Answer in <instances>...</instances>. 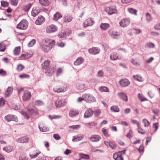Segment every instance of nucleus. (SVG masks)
Returning <instances> with one entry per match:
<instances>
[{
  "label": "nucleus",
  "mask_w": 160,
  "mask_h": 160,
  "mask_svg": "<svg viewBox=\"0 0 160 160\" xmlns=\"http://www.w3.org/2000/svg\"><path fill=\"white\" fill-rule=\"evenodd\" d=\"M94 21L91 18H88L83 23V25L84 27L91 26L94 23Z\"/></svg>",
  "instance_id": "16"
},
{
  "label": "nucleus",
  "mask_w": 160,
  "mask_h": 160,
  "mask_svg": "<svg viewBox=\"0 0 160 160\" xmlns=\"http://www.w3.org/2000/svg\"><path fill=\"white\" fill-rule=\"evenodd\" d=\"M25 67L21 64L18 65L16 69L18 71H20L24 69Z\"/></svg>",
  "instance_id": "47"
},
{
  "label": "nucleus",
  "mask_w": 160,
  "mask_h": 160,
  "mask_svg": "<svg viewBox=\"0 0 160 160\" xmlns=\"http://www.w3.org/2000/svg\"><path fill=\"white\" fill-rule=\"evenodd\" d=\"M104 144L107 146H109L112 149H115L116 148V146L114 142H108L106 141H104Z\"/></svg>",
  "instance_id": "22"
},
{
  "label": "nucleus",
  "mask_w": 160,
  "mask_h": 160,
  "mask_svg": "<svg viewBox=\"0 0 160 160\" xmlns=\"http://www.w3.org/2000/svg\"><path fill=\"white\" fill-rule=\"evenodd\" d=\"M84 136L83 135H77L73 137L72 140L73 142L79 141L82 140Z\"/></svg>",
  "instance_id": "19"
},
{
  "label": "nucleus",
  "mask_w": 160,
  "mask_h": 160,
  "mask_svg": "<svg viewBox=\"0 0 160 160\" xmlns=\"http://www.w3.org/2000/svg\"><path fill=\"white\" fill-rule=\"evenodd\" d=\"M21 47L20 46L16 47L13 51L14 54L16 55H18L20 52Z\"/></svg>",
  "instance_id": "40"
},
{
  "label": "nucleus",
  "mask_w": 160,
  "mask_h": 160,
  "mask_svg": "<svg viewBox=\"0 0 160 160\" xmlns=\"http://www.w3.org/2000/svg\"><path fill=\"white\" fill-rule=\"evenodd\" d=\"M84 61V59L81 57H78L74 62V64L75 65H79L83 63Z\"/></svg>",
  "instance_id": "27"
},
{
  "label": "nucleus",
  "mask_w": 160,
  "mask_h": 160,
  "mask_svg": "<svg viewBox=\"0 0 160 160\" xmlns=\"http://www.w3.org/2000/svg\"><path fill=\"white\" fill-rule=\"evenodd\" d=\"M40 3L42 5L48 6L49 5V2L48 0H39Z\"/></svg>",
  "instance_id": "34"
},
{
  "label": "nucleus",
  "mask_w": 160,
  "mask_h": 160,
  "mask_svg": "<svg viewBox=\"0 0 160 160\" xmlns=\"http://www.w3.org/2000/svg\"><path fill=\"white\" fill-rule=\"evenodd\" d=\"M28 26L27 21L26 20L23 19L18 24L17 28L20 29H26L27 28Z\"/></svg>",
  "instance_id": "4"
},
{
  "label": "nucleus",
  "mask_w": 160,
  "mask_h": 160,
  "mask_svg": "<svg viewBox=\"0 0 160 160\" xmlns=\"http://www.w3.org/2000/svg\"><path fill=\"white\" fill-rule=\"evenodd\" d=\"M145 127H148L150 125V123L146 119L144 118L142 121Z\"/></svg>",
  "instance_id": "48"
},
{
  "label": "nucleus",
  "mask_w": 160,
  "mask_h": 160,
  "mask_svg": "<svg viewBox=\"0 0 160 160\" xmlns=\"http://www.w3.org/2000/svg\"><path fill=\"white\" fill-rule=\"evenodd\" d=\"M31 96V92L28 91H24L22 96L23 100L25 101L28 100L30 98Z\"/></svg>",
  "instance_id": "8"
},
{
  "label": "nucleus",
  "mask_w": 160,
  "mask_h": 160,
  "mask_svg": "<svg viewBox=\"0 0 160 160\" xmlns=\"http://www.w3.org/2000/svg\"><path fill=\"white\" fill-rule=\"evenodd\" d=\"M36 40L33 39L32 40L28 43V46L29 47H31L33 46L35 43Z\"/></svg>",
  "instance_id": "54"
},
{
  "label": "nucleus",
  "mask_w": 160,
  "mask_h": 160,
  "mask_svg": "<svg viewBox=\"0 0 160 160\" xmlns=\"http://www.w3.org/2000/svg\"><path fill=\"white\" fill-rule=\"evenodd\" d=\"M130 23V21L129 19L124 18L121 20L119 24L121 27L124 28L128 26Z\"/></svg>",
  "instance_id": "6"
},
{
  "label": "nucleus",
  "mask_w": 160,
  "mask_h": 160,
  "mask_svg": "<svg viewBox=\"0 0 160 160\" xmlns=\"http://www.w3.org/2000/svg\"><path fill=\"white\" fill-rule=\"evenodd\" d=\"M109 24L107 23H102L100 25V28L102 30H105L109 27Z\"/></svg>",
  "instance_id": "30"
},
{
  "label": "nucleus",
  "mask_w": 160,
  "mask_h": 160,
  "mask_svg": "<svg viewBox=\"0 0 160 160\" xmlns=\"http://www.w3.org/2000/svg\"><path fill=\"white\" fill-rule=\"evenodd\" d=\"M128 12L131 14H134L135 15H137V11L135 9L132 8H130L128 9Z\"/></svg>",
  "instance_id": "50"
},
{
  "label": "nucleus",
  "mask_w": 160,
  "mask_h": 160,
  "mask_svg": "<svg viewBox=\"0 0 160 160\" xmlns=\"http://www.w3.org/2000/svg\"><path fill=\"white\" fill-rule=\"evenodd\" d=\"M126 152L125 150L118 152L114 153L113 155V158L115 160H123V156L125 155Z\"/></svg>",
  "instance_id": "2"
},
{
  "label": "nucleus",
  "mask_w": 160,
  "mask_h": 160,
  "mask_svg": "<svg viewBox=\"0 0 160 160\" xmlns=\"http://www.w3.org/2000/svg\"><path fill=\"white\" fill-rule=\"evenodd\" d=\"M146 19L147 21L150 22L152 19L150 14L148 12H147L145 14Z\"/></svg>",
  "instance_id": "44"
},
{
  "label": "nucleus",
  "mask_w": 160,
  "mask_h": 160,
  "mask_svg": "<svg viewBox=\"0 0 160 160\" xmlns=\"http://www.w3.org/2000/svg\"><path fill=\"white\" fill-rule=\"evenodd\" d=\"M4 119L7 122H9L11 121H14L17 122L18 121V119L15 116L11 114H9L5 116Z\"/></svg>",
  "instance_id": "7"
},
{
  "label": "nucleus",
  "mask_w": 160,
  "mask_h": 160,
  "mask_svg": "<svg viewBox=\"0 0 160 160\" xmlns=\"http://www.w3.org/2000/svg\"><path fill=\"white\" fill-rule=\"evenodd\" d=\"M13 147L10 145H8L6 147H4L3 150L7 152H10L12 151Z\"/></svg>",
  "instance_id": "32"
},
{
  "label": "nucleus",
  "mask_w": 160,
  "mask_h": 160,
  "mask_svg": "<svg viewBox=\"0 0 160 160\" xmlns=\"http://www.w3.org/2000/svg\"><path fill=\"white\" fill-rule=\"evenodd\" d=\"M93 111L91 108L87 109L84 114V117L86 118L91 117L93 113Z\"/></svg>",
  "instance_id": "18"
},
{
  "label": "nucleus",
  "mask_w": 160,
  "mask_h": 160,
  "mask_svg": "<svg viewBox=\"0 0 160 160\" xmlns=\"http://www.w3.org/2000/svg\"><path fill=\"white\" fill-rule=\"evenodd\" d=\"M146 47L149 48H153L155 47V45L151 42H148L146 44Z\"/></svg>",
  "instance_id": "51"
},
{
  "label": "nucleus",
  "mask_w": 160,
  "mask_h": 160,
  "mask_svg": "<svg viewBox=\"0 0 160 160\" xmlns=\"http://www.w3.org/2000/svg\"><path fill=\"white\" fill-rule=\"evenodd\" d=\"M110 110L112 112H118L120 109L119 108L116 106H113L111 107Z\"/></svg>",
  "instance_id": "38"
},
{
  "label": "nucleus",
  "mask_w": 160,
  "mask_h": 160,
  "mask_svg": "<svg viewBox=\"0 0 160 160\" xmlns=\"http://www.w3.org/2000/svg\"><path fill=\"white\" fill-rule=\"evenodd\" d=\"M110 58L111 60H115L117 59H120L121 58L120 57H119L116 53H113L111 55Z\"/></svg>",
  "instance_id": "33"
},
{
  "label": "nucleus",
  "mask_w": 160,
  "mask_h": 160,
  "mask_svg": "<svg viewBox=\"0 0 160 160\" xmlns=\"http://www.w3.org/2000/svg\"><path fill=\"white\" fill-rule=\"evenodd\" d=\"M21 112H22V114L23 115V116L25 118H26L27 119H28L29 118V117L28 116V114H27V113L26 112H25L23 111H22Z\"/></svg>",
  "instance_id": "60"
},
{
  "label": "nucleus",
  "mask_w": 160,
  "mask_h": 160,
  "mask_svg": "<svg viewBox=\"0 0 160 160\" xmlns=\"http://www.w3.org/2000/svg\"><path fill=\"white\" fill-rule=\"evenodd\" d=\"M50 64V61L48 60H46L42 64V67L43 69H47Z\"/></svg>",
  "instance_id": "29"
},
{
  "label": "nucleus",
  "mask_w": 160,
  "mask_h": 160,
  "mask_svg": "<svg viewBox=\"0 0 160 160\" xmlns=\"http://www.w3.org/2000/svg\"><path fill=\"white\" fill-rule=\"evenodd\" d=\"M106 12L109 14H112L116 12V10L115 8L112 7H108L106 8Z\"/></svg>",
  "instance_id": "20"
},
{
  "label": "nucleus",
  "mask_w": 160,
  "mask_h": 160,
  "mask_svg": "<svg viewBox=\"0 0 160 160\" xmlns=\"http://www.w3.org/2000/svg\"><path fill=\"white\" fill-rule=\"evenodd\" d=\"M18 2V0H11V4L12 5L16 6L17 5Z\"/></svg>",
  "instance_id": "57"
},
{
  "label": "nucleus",
  "mask_w": 160,
  "mask_h": 160,
  "mask_svg": "<svg viewBox=\"0 0 160 160\" xmlns=\"http://www.w3.org/2000/svg\"><path fill=\"white\" fill-rule=\"evenodd\" d=\"M38 128L42 132H46L49 131L48 128L45 126H43L42 127H40L39 125Z\"/></svg>",
  "instance_id": "41"
},
{
  "label": "nucleus",
  "mask_w": 160,
  "mask_h": 160,
  "mask_svg": "<svg viewBox=\"0 0 160 160\" xmlns=\"http://www.w3.org/2000/svg\"><path fill=\"white\" fill-rule=\"evenodd\" d=\"M55 42L54 40L47 39L44 40L41 44V48L45 52H47L52 48Z\"/></svg>",
  "instance_id": "1"
},
{
  "label": "nucleus",
  "mask_w": 160,
  "mask_h": 160,
  "mask_svg": "<svg viewBox=\"0 0 160 160\" xmlns=\"http://www.w3.org/2000/svg\"><path fill=\"white\" fill-rule=\"evenodd\" d=\"M6 49V44L5 42L0 43V51L3 52Z\"/></svg>",
  "instance_id": "37"
},
{
  "label": "nucleus",
  "mask_w": 160,
  "mask_h": 160,
  "mask_svg": "<svg viewBox=\"0 0 160 160\" xmlns=\"http://www.w3.org/2000/svg\"><path fill=\"white\" fill-rule=\"evenodd\" d=\"M79 157L81 158H84L87 159H90L89 155L88 154H85L82 153H80L79 154Z\"/></svg>",
  "instance_id": "42"
},
{
  "label": "nucleus",
  "mask_w": 160,
  "mask_h": 160,
  "mask_svg": "<svg viewBox=\"0 0 160 160\" xmlns=\"http://www.w3.org/2000/svg\"><path fill=\"white\" fill-rule=\"evenodd\" d=\"M48 118L51 120H52L53 119H59L61 118V116L58 115H53L52 116L49 115Z\"/></svg>",
  "instance_id": "45"
},
{
  "label": "nucleus",
  "mask_w": 160,
  "mask_h": 160,
  "mask_svg": "<svg viewBox=\"0 0 160 160\" xmlns=\"http://www.w3.org/2000/svg\"><path fill=\"white\" fill-rule=\"evenodd\" d=\"M62 17V16L61 15V14L58 12H57L54 15L52 19L55 21H57Z\"/></svg>",
  "instance_id": "26"
},
{
  "label": "nucleus",
  "mask_w": 160,
  "mask_h": 160,
  "mask_svg": "<svg viewBox=\"0 0 160 160\" xmlns=\"http://www.w3.org/2000/svg\"><path fill=\"white\" fill-rule=\"evenodd\" d=\"M58 27L54 24L48 26L46 28V32L48 33H52L57 32Z\"/></svg>",
  "instance_id": "3"
},
{
  "label": "nucleus",
  "mask_w": 160,
  "mask_h": 160,
  "mask_svg": "<svg viewBox=\"0 0 160 160\" xmlns=\"http://www.w3.org/2000/svg\"><path fill=\"white\" fill-rule=\"evenodd\" d=\"M19 77L21 79L24 78H29V75L26 74H22L19 75Z\"/></svg>",
  "instance_id": "58"
},
{
  "label": "nucleus",
  "mask_w": 160,
  "mask_h": 160,
  "mask_svg": "<svg viewBox=\"0 0 160 160\" xmlns=\"http://www.w3.org/2000/svg\"><path fill=\"white\" fill-rule=\"evenodd\" d=\"M79 113L78 110L72 109L71 110V117H76Z\"/></svg>",
  "instance_id": "31"
},
{
  "label": "nucleus",
  "mask_w": 160,
  "mask_h": 160,
  "mask_svg": "<svg viewBox=\"0 0 160 160\" xmlns=\"http://www.w3.org/2000/svg\"><path fill=\"white\" fill-rule=\"evenodd\" d=\"M101 113V111L100 110L97 109L94 112V114L96 116H98L100 115Z\"/></svg>",
  "instance_id": "61"
},
{
  "label": "nucleus",
  "mask_w": 160,
  "mask_h": 160,
  "mask_svg": "<svg viewBox=\"0 0 160 160\" xmlns=\"http://www.w3.org/2000/svg\"><path fill=\"white\" fill-rule=\"evenodd\" d=\"M88 52L91 54L96 55L99 53L100 52V50L97 47H93L90 48L88 50Z\"/></svg>",
  "instance_id": "14"
},
{
  "label": "nucleus",
  "mask_w": 160,
  "mask_h": 160,
  "mask_svg": "<svg viewBox=\"0 0 160 160\" xmlns=\"http://www.w3.org/2000/svg\"><path fill=\"white\" fill-rule=\"evenodd\" d=\"M119 84L122 87H126L130 84V82L127 79H122L119 82Z\"/></svg>",
  "instance_id": "15"
},
{
  "label": "nucleus",
  "mask_w": 160,
  "mask_h": 160,
  "mask_svg": "<svg viewBox=\"0 0 160 160\" xmlns=\"http://www.w3.org/2000/svg\"><path fill=\"white\" fill-rule=\"evenodd\" d=\"M102 131L103 133V134L105 136L107 137L109 136L110 135L108 133V132L107 129L104 128H103L102 129Z\"/></svg>",
  "instance_id": "43"
},
{
  "label": "nucleus",
  "mask_w": 160,
  "mask_h": 160,
  "mask_svg": "<svg viewBox=\"0 0 160 160\" xmlns=\"http://www.w3.org/2000/svg\"><path fill=\"white\" fill-rule=\"evenodd\" d=\"M119 97L126 102H127L128 101V99L127 96L126 94L123 92H120L118 94Z\"/></svg>",
  "instance_id": "24"
},
{
  "label": "nucleus",
  "mask_w": 160,
  "mask_h": 160,
  "mask_svg": "<svg viewBox=\"0 0 160 160\" xmlns=\"http://www.w3.org/2000/svg\"><path fill=\"white\" fill-rule=\"evenodd\" d=\"M67 102L65 99H58L55 101V105L57 108H59L64 106Z\"/></svg>",
  "instance_id": "5"
},
{
  "label": "nucleus",
  "mask_w": 160,
  "mask_h": 160,
  "mask_svg": "<svg viewBox=\"0 0 160 160\" xmlns=\"http://www.w3.org/2000/svg\"><path fill=\"white\" fill-rule=\"evenodd\" d=\"M1 4L2 7H6L8 5V3L6 1H1Z\"/></svg>",
  "instance_id": "52"
},
{
  "label": "nucleus",
  "mask_w": 160,
  "mask_h": 160,
  "mask_svg": "<svg viewBox=\"0 0 160 160\" xmlns=\"http://www.w3.org/2000/svg\"><path fill=\"white\" fill-rule=\"evenodd\" d=\"M13 91V88L11 87H8L6 90L5 92V97H8L12 93Z\"/></svg>",
  "instance_id": "23"
},
{
  "label": "nucleus",
  "mask_w": 160,
  "mask_h": 160,
  "mask_svg": "<svg viewBox=\"0 0 160 160\" xmlns=\"http://www.w3.org/2000/svg\"><path fill=\"white\" fill-rule=\"evenodd\" d=\"M101 139V137L98 135H93L89 138V140L93 142H97Z\"/></svg>",
  "instance_id": "10"
},
{
  "label": "nucleus",
  "mask_w": 160,
  "mask_h": 160,
  "mask_svg": "<svg viewBox=\"0 0 160 160\" xmlns=\"http://www.w3.org/2000/svg\"><path fill=\"white\" fill-rule=\"evenodd\" d=\"M70 20V16L69 15H65L63 18L64 22H69Z\"/></svg>",
  "instance_id": "49"
},
{
  "label": "nucleus",
  "mask_w": 160,
  "mask_h": 160,
  "mask_svg": "<svg viewBox=\"0 0 160 160\" xmlns=\"http://www.w3.org/2000/svg\"><path fill=\"white\" fill-rule=\"evenodd\" d=\"M67 90V88L66 86L63 87H62L61 88H57L56 87H54L53 88V91L54 92L57 93H60L64 92Z\"/></svg>",
  "instance_id": "13"
},
{
  "label": "nucleus",
  "mask_w": 160,
  "mask_h": 160,
  "mask_svg": "<svg viewBox=\"0 0 160 160\" xmlns=\"http://www.w3.org/2000/svg\"><path fill=\"white\" fill-rule=\"evenodd\" d=\"M40 153V152L39 151L35 150L32 152V153L29 155L31 158H35Z\"/></svg>",
  "instance_id": "28"
},
{
  "label": "nucleus",
  "mask_w": 160,
  "mask_h": 160,
  "mask_svg": "<svg viewBox=\"0 0 160 160\" xmlns=\"http://www.w3.org/2000/svg\"><path fill=\"white\" fill-rule=\"evenodd\" d=\"M80 125H72L71 126V129L77 130H78L80 128Z\"/></svg>",
  "instance_id": "53"
},
{
  "label": "nucleus",
  "mask_w": 160,
  "mask_h": 160,
  "mask_svg": "<svg viewBox=\"0 0 160 160\" xmlns=\"http://www.w3.org/2000/svg\"><path fill=\"white\" fill-rule=\"evenodd\" d=\"M40 12V10L38 8H33L32 11V15L33 17H35L38 15Z\"/></svg>",
  "instance_id": "25"
},
{
  "label": "nucleus",
  "mask_w": 160,
  "mask_h": 160,
  "mask_svg": "<svg viewBox=\"0 0 160 160\" xmlns=\"http://www.w3.org/2000/svg\"><path fill=\"white\" fill-rule=\"evenodd\" d=\"M84 97V99L87 102H90L95 100V98L92 95L88 94H84L82 96Z\"/></svg>",
  "instance_id": "9"
},
{
  "label": "nucleus",
  "mask_w": 160,
  "mask_h": 160,
  "mask_svg": "<svg viewBox=\"0 0 160 160\" xmlns=\"http://www.w3.org/2000/svg\"><path fill=\"white\" fill-rule=\"evenodd\" d=\"M31 56L32 55L31 54L28 53L22 54L18 58V59L20 60H25L30 58Z\"/></svg>",
  "instance_id": "21"
},
{
  "label": "nucleus",
  "mask_w": 160,
  "mask_h": 160,
  "mask_svg": "<svg viewBox=\"0 0 160 160\" xmlns=\"http://www.w3.org/2000/svg\"><path fill=\"white\" fill-rule=\"evenodd\" d=\"M58 37L60 38H65L66 36V33L65 32H61L59 33L58 35Z\"/></svg>",
  "instance_id": "46"
},
{
  "label": "nucleus",
  "mask_w": 160,
  "mask_h": 160,
  "mask_svg": "<svg viewBox=\"0 0 160 160\" xmlns=\"http://www.w3.org/2000/svg\"><path fill=\"white\" fill-rule=\"evenodd\" d=\"M5 104L4 100L2 98L0 99V107L3 106Z\"/></svg>",
  "instance_id": "64"
},
{
  "label": "nucleus",
  "mask_w": 160,
  "mask_h": 160,
  "mask_svg": "<svg viewBox=\"0 0 160 160\" xmlns=\"http://www.w3.org/2000/svg\"><path fill=\"white\" fill-rule=\"evenodd\" d=\"M43 104V102L41 101L38 100L36 101L35 102V105L37 106H41Z\"/></svg>",
  "instance_id": "55"
},
{
  "label": "nucleus",
  "mask_w": 160,
  "mask_h": 160,
  "mask_svg": "<svg viewBox=\"0 0 160 160\" xmlns=\"http://www.w3.org/2000/svg\"><path fill=\"white\" fill-rule=\"evenodd\" d=\"M62 69L61 68H59L57 70L56 72V74L57 76H58L60 75L62 72Z\"/></svg>",
  "instance_id": "59"
},
{
  "label": "nucleus",
  "mask_w": 160,
  "mask_h": 160,
  "mask_svg": "<svg viewBox=\"0 0 160 160\" xmlns=\"http://www.w3.org/2000/svg\"><path fill=\"white\" fill-rule=\"evenodd\" d=\"M99 90L101 92H109V90L106 87L102 86L100 87L99 88Z\"/></svg>",
  "instance_id": "35"
},
{
  "label": "nucleus",
  "mask_w": 160,
  "mask_h": 160,
  "mask_svg": "<svg viewBox=\"0 0 160 160\" xmlns=\"http://www.w3.org/2000/svg\"><path fill=\"white\" fill-rule=\"evenodd\" d=\"M138 98L141 101L147 100V99L144 97H143L140 93L138 94Z\"/></svg>",
  "instance_id": "62"
},
{
  "label": "nucleus",
  "mask_w": 160,
  "mask_h": 160,
  "mask_svg": "<svg viewBox=\"0 0 160 160\" xmlns=\"http://www.w3.org/2000/svg\"><path fill=\"white\" fill-rule=\"evenodd\" d=\"M29 138L26 136L23 137L16 140V141L18 143H26L28 142Z\"/></svg>",
  "instance_id": "11"
},
{
  "label": "nucleus",
  "mask_w": 160,
  "mask_h": 160,
  "mask_svg": "<svg viewBox=\"0 0 160 160\" xmlns=\"http://www.w3.org/2000/svg\"><path fill=\"white\" fill-rule=\"evenodd\" d=\"M133 77L135 80H137L140 82H142L143 81V79L139 75H136L133 76Z\"/></svg>",
  "instance_id": "36"
},
{
  "label": "nucleus",
  "mask_w": 160,
  "mask_h": 160,
  "mask_svg": "<svg viewBox=\"0 0 160 160\" xmlns=\"http://www.w3.org/2000/svg\"><path fill=\"white\" fill-rule=\"evenodd\" d=\"M28 114L31 115L36 116L38 114V112L36 108H30L29 106H28Z\"/></svg>",
  "instance_id": "12"
},
{
  "label": "nucleus",
  "mask_w": 160,
  "mask_h": 160,
  "mask_svg": "<svg viewBox=\"0 0 160 160\" xmlns=\"http://www.w3.org/2000/svg\"><path fill=\"white\" fill-rule=\"evenodd\" d=\"M20 160H28V158L25 155L22 154L20 155L19 157Z\"/></svg>",
  "instance_id": "56"
},
{
  "label": "nucleus",
  "mask_w": 160,
  "mask_h": 160,
  "mask_svg": "<svg viewBox=\"0 0 160 160\" xmlns=\"http://www.w3.org/2000/svg\"><path fill=\"white\" fill-rule=\"evenodd\" d=\"M45 21V18L42 16H39L36 19L35 23L38 25H41Z\"/></svg>",
  "instance_id": "17"
},
{
  "label": "nucleus",
  "mask_w": 160,
  "mask_h": 160,
  "mask_svg": "<svg viewBox=\"0 0 160 160\" xmlns=\"http://www.w3.org/2000/svg\"><path fill=\"white\" fill-rule=\"evenodd\" d=\"M127 137L129 138H131L132 136V131L131 130H130L129 133L127 134Z\"/></svg>",
  "instance_id": "63"
},
{
  "label": "nucleus",
  "mask_w": 160,
  "mask_h": 160,
  "mask_svg": "<svg viewBox=\"0 0 160 160\" xmlns=\"http://www.w3.org/2000/svg\"><path fill=\"white\" fill-rule=\"evenodd\" d=\"M32 6V4L30 3H28V4L24 6L23 7V9L25 12H28L31 8Z\"/></svg>",
  "instance_id": "39"
}]
</instances>
